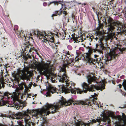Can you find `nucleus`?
Masks as SVG:
<instances>
[{
  "label": "nucleus",
  "mask_w": 126,
  "mask_h": 126,
  "mask_svg": "<svg viewBox=\"0 0 126 126\" xmlns=\"http://www.w3.org/2000/svg\"><path fill=\"white\" fill-rule=\"evenodd\" d=\"M90 100L86 99L84 101H74L70 99L68 101L63 97H62L61 100H60L58 103L53 104H47L46 105L45 108H44L40 110H38L35 114L36 117H39L43 115V114L47 116L52 113L53 114L57 112V111L61 108V106L64 105L65 106L73 104L82 105H87L89 106L92 105L91 103L94 104V95H92Z\"/></svg>",
  "instance_id": "1"
},
{
  "label": "nucleus",
  "mask_w": 126,
  "mask_h": 126,
  "mask_svg": "<svg viewBox=\"0 0 126 126\" xmlns=\"http://www.w3.org/2000/svg\"><path fill=\"white\" fill-rule=\"evenodd\" d=\"M96 14L97 16L98 26L97 29H95V31L96 32L95 35L96 36L97 35L98 37L97 36L96 38H95V40L96 39V41L97 40H98V43L96 44V47L95 49V52L96 51H97L101 53L102 52V50H105V48L104 46V44L102 42L103 38V34L102 31L103 30V23H101V21L99 20V18L101 19L102 18L100 16H101V14L97 12L96 13Z\"/></svg>",
  "instance_id": "2"
},
{
  "label": "nucleus",
  "mask_w": 126,
  "mask_h": 126,
  "mask_svg": "<svg viewBox=\"0 0 126 126\" xmlns=\"http://www.w3.org/2000/svg\"><path fill=\"white\" fill-rule=\"evenodd\" d=\"M66 87L63 85L61 86L60 88V90L63 92H65L66 94L71 92V93L75 94L77 92V93L81 94L83 92L86 93L89 91H94V85H92L90 87L87 84L84 82L82 84L83 90H81L79 88L76 89V90H74L71 87V85L70 83L66 82Z\"/></svg>",
  "instance_id": "3"
},
{
  "label": "nucleus",
  "mask_w": 126,
  "mask_h": 126,
  "mask_svg": "<svg viewBox=\"0 0 126 126\" xmlns=\"http://www.w3.org/2000/svg\"><path fill=\"white\" fill-rule=\"evenodd\" d=\"M48 63L43 62L38 64L39 67L37 70L41 75H46L49 72L54 70V67L53 65L51 64V62L48 61Z\"/></svg>",
  "instance_id": "4"
},
{
  "label": "nucleus",
  "mask_w": 126,
  "mask_h": 126,
  "mask_svg": "<svg viewBox=\"0 0 126 126\" xmlns=\"http://www.w3.org/2000/svg\"><path fill=\"white\" fill-rule=\"evenodd\" d=\"M12 77L14 78V80L17 81L19 83L21 80H28L29 79V76H28L23 70L19 69L17 73H13L12 74Z\"/></svg>",
  "instance_id": "5"
},
{
  "label": "nucleus",
  "mask_w": 126,
  "mask_h": 126,
  "mask_svg": "<svg viewBox=\"0 0 126 126\" xmlns=\"http://www.w3.org/2000/svg\"><path fill=\"white\" fill-rule=\"evenodd\" d=\"M72 38L74 41V42L78 43L79 42H82L84 40H89L91 42L92 41V39L94 38V36H87L86 38L84 34H82L81 33L79 35H76L74 33L72 35Z\"/></svg>",
  "instance_id": "6"
},
{
  "label": "nucleus",
  "mask_w": 126,
  "mask_h": 126,
  "mask_svg": "<svg viewBox=\"0 0 126 126\" xmlns=\"http://www.w3.org/2000/svg\"><path fill=\"white\" fill-rule=\"evenodd\" d=\"M87 48L88 49V52H87L83 55L84 60L85 61H87L90 65H94V59L92 58L91 55L93 52H94V49L89 46Z\"/></svg>",
  "instance_id": "7"
},
{
  "label": "nucleus",
  "mask_w": 126,
  "mask_h": 126,
  "mask_svg": "<svg viewBox=\"0 0 126 126\" xmlns=\"http://www.w3.org/2000/svg\"><path fill=\"white\" fill-rule=\"evenodd\" d=\"M66 54L65 57V60H66L67 61L66 65L68 66H72L74 65V64L76 63H79V60L81 59L79 58H78L77 57H76L75 59V62L74 63L73 60H74V59H73L72 56L70 55L69 54V52L68 51H66L64 52Z\"/></svg>",
  "instance_id": "8"
},
{
  "label": "nucleus",
  "mask_w": 126,
  "mask_h": 126,
  "mask_svg": "<svg viewBox=\"0 0 126 126\" xmlns=\"http://www.w3.org/2000/svg\"><path fill=\"white\" fill-rule=\"evenodd\" d=\"M107 21V26L109 27L108 29L109 32L111 31L112 32L115 29L114 26L117 27L120 25V23L119 21H114L113 19L111 17L108 18Z\"/></svg>",
  "instance_id": "9"
},
{
  "label": "nucleus",
  "mask_w": 126,
  "mask_h": 126,
  "mask_svg": "<svg viewBox=\"0 0 126 126\" xmlns=\"http://www.w3.org/2000/svg\"><path fill=\"white\" fill-rule=\"evenodd\" d=\"M95 82L97 84H98L97 86L95 85V89H96L97 90H100L102 91L105 88V84L103 82L101 81L102 80L100 79V77L98 75H97L96 76L95 75Z\"/></svg>",
  "instance_id": "10"
},
{
  "label": "nucleus",
  "mask_w": 126,
  "mask_h": 126,
  "mask_svg": "<svg viewBox=\"0 0 126 126\" xmlns=\"http://www.w3.org/2000/svg\"><path fill=\"white\" fill-rule=\"evenodd\" d=\"M44 34H43L41 33L39 31H37L35 32L34 34L37 35V36L39 37V39H41L42 42H43V45L45 46H46V44H47L49 43L48 42V40L45 37V33H44Z\"/></svg>",
  "instance_id": "11"
},
{
  "label": "nucleus",
  "mask_w": 126,
  "mask_h": 126,
  "mask_svg": "<svg viewBox=\"0 0 126 126\" xmlns=\"http://www.w3.org/2000/svg\"><path fill=\"white\" fill-rule=\"evenodd\" d=\"M48 83V85L47 86V91L46 93L47 97L50 96L51 93L53 94L56 92V89L55 87H53L52 85L49 84L48 82H47Z\"/></svg>",
  "instance_id": "12"
},
{
  "label": "nucleus",
  "mask_w": 126,
  "mask_h": 126,
  "mask_svg": "<svg viewBox=\"0 0 126 126\" xmlns=\"http://www.w3.org/2000/svg\"><path fill=\"white\" fill-rule=\"evenodd\" d=\"M24 32L22 31H17L16 32V34L19 38H22L23 40H24L26 43H29V39L30 37H27V36H25L24 34L23 33Z\"/></svg>",
  "instance_id": "13"
},
{
  "label": "nucleus",
  "mask_w": 126,
  "mask_h": 126,
  "mask_svg": "<svg viewBox=\"0 0 126 126\" xmlns=\"http://www.w3.org/2000/svg\"><path fill=\"white\" fill-rule=\"evenodd\" d=\"M89 84L91 83L92 82L94 81V72L89 73L87 76Z\"/></svg>",
  "instance_id": "14"
},
{
  "label": "nucleus",
  "mask_w": 126,
  "mask_h": 126,
  "mask_svg": "<svg viewBox=\"0 0 126 126\" xmlns=\"http://www.w3.org/2000/svg\"><path fill=\"white\" fill-rule=\"evenodd\" d=\"M100 59H99V60H98L97 58L95 59V60L96 61L95 63V67L97 69L100 68L101 67V63L99 62V61H100Z\"/></svg>",
  "instance_id": "15"
},
{
  "label": "nucleus",
  "mask_w": 126,
  "mask_h": 126,
  "mask_svg": "<svg viewBox=\"0 0 126 126\" xmlns=\"http://www.w3.org/2000/svg\"><path fill=\"white\" fill-rule=\"evenodd\" d=\"M60 78L59 79V82H64V81L66 82V81L67 80V77L66 75L64 74L61 77H60Z\"/></svg>",
  "instance_id": "16"
},
{
  "label": "nucleus",
  "mask_w": 126,
  "mask_h": 126,
  "mask_svg": "<svg viewBox=\"0 0 126 126\" xmlns=\"http://www.w3.org/2000/svg\"><path fill=\"white\" fill-rule=\"evenodd\" d=\"M13 104H14L16 107L17 106H20L19 105L21 103V101L17 98L13 99Z\"/></svg>",
  "instance_id": "17"
},
{
  "label": "nucleus",
  "mask_w": 126,
  "mask_h": 126,
  "mask_svg": "<svg viewBox=\"0 0 126 126\" xmlns=\"http://www.w3.org/2000/svg\"><path fill=\"white\" fill-rule=\"evenodd\" d=\"M62 9L61 8L59 11H56L51 16L53 17L54 16H57L58 15L59 16L61 15L63 12V11L61 10Z\"/></svg>",
  "instance_id": "18"
},
{
  "label": "nucleus",
  "mask_w": 126,
  "mask_h": 126,
  "mask_svg": "<svg viewBox=\"0 0 126 126\" xmlns=\"http://www.w3.org/2000/svg\"><path fill=\"white\" fill-rule=\"evenodd\" d=\"M63 3V1H53L51 2H50L48 6L50 5L51 4L54 3L55 4H56L57 5H58V4H62V3Z\"/></svg>",
  "instance_id": "19"
},
{
  "label": "nucleus",
  "mask_w": 126,
  "mask_h": 126,
  "mask_svg": "<svg viewBox=\"0 0 126 126\" xmlns=\"http://www.w3.org/2000/svg\"><path fill=\"white\" fill-rule=\"evenodd\" d=\"M76 117L75 116H74L73 117V118L74 119V121L75 122V125L76 126H80V125L81 124V122L80 121H78V122H76Z\"/></svg>",
  "instance_id": "20"
},
{
  "label": "nucleus",
  "mask_w": 126,
  "mask_h": 126,
  "mask_svg": "<svg viewBox=\"0 0 126 126\" xmlns=\"http://www.w3.org/2000/svg\"><path fill=\"white\" fill-rule=\"evenodd\" d=\"M110 120L108 118L106 117L105 118H104L103 121L105 122H107L108 124H110Z\"/></svg>",
  "instance_id": "21"
},
{
  "label": "nucleus",
  "mask_w": 126,
  "mask_h": 126,
  "mask_svg": "<svg viewBox=\"0 0 126 126\" xmlns=\"http://www.w3.org/2000/svg\"><path fill=\"white\" fill-rule=\"evenodd\" d=\"M19 86L20 89L22 90L24 89L23 86H24L25 87V88L26 85L24 83H22L19 85Z\"/></svg>",
  "instance_id": "22"
},
{
  "label": "nucleus",
  "mask_w": 126,
  "mask_h": 126,
  "mask_svg": "<svg viewBox=\"0 0 126 126\" xmlns=\"http://www.w3.org/2000/svg\"><path fill=\"white\" fill-rule=\"evenodd\" d=\"M6 101L2 100L0 101V106H3L6 104Z\"/></svg>",
  "instance_id": "23"
},
{
  "label": "nucleus",
  "mask_w": 126,
  "mask_h": 126,
  "mask_svg": "<svg viewBox=\"0 0 126 126\" xmlns=\"http://www.w3.org/2000/svg\"><path fill=\"white\" fill-rule=\"evenodd\" d=\"M18 26L17 25H15L14 27V30L15 32V33L16 34V32L17 31H18Z\"/></svg>",
  "instance_id": "24"
},
{
  "label": "nucleus",
  "mask_w": 126,
  "mask_h": 126,
  "mask_svg": "<svg viewBox=\"0 0 126 126\" xmlns=\"http://www.w3.org/2000/svg\"><path fill=\"white\" fill-rule=\"evenodd\" d=\"M4 83L3 82H0V89H1L2 87L4 88Z\"/></svg>",
  "instance_id": "25"
},
{
  "label": "nucleus",
  "mask_w": 126,
  "mask_h": 126,
  "mask_svg": "<svg viewBox=\"0 0 126 126\" xmlns=\"http://www.w3.org/2000/svg\"><path fill=\"white\" fill-rule=\"evenodd\" d=\"M51 37L50 38V39L49 41L51 42H53L54 41V38L53 36L52 37L51 36Z\"/></svg>",
  "instance_id": "26"
},
{
  "label": "nucleus",
  "mask_w": 126,
  "mask_h": 126,
  "mask_svg": "<svg viewBox=\"0 0 126 126\" xmlns=\"http://www.w3.org/2000/svg\"><path fill=\"white\" fill-rule=\"evenodd\" d=\"M4 96H5L7 97L8 99H9V98H10L9 96L8 95V94L7 93H4Z\"/></svg>",
  "instance_id": "27"
},
{
  "label": "nucleus",
  "mask_w": 126,
  "mask_h": 126,
  "mask_svg": "<svg viewBox=\"0 0 126 126\" xmlns=\"http://www.w3.org/2000/svg\"><path fill=\"white\" fill-rule=\"evenodd\" d=\"M71 17L72 19H75V14H74V13H72L71 15Z\"/></svg>",
  "instance_id": "28"
},
{
  "label": "nucleus",
  "mask_w": 126,
  "mask_h": 126,
  "mask_svg": "<svg viewBox=\"0 0 126 126\" xmlns=\"http://www.w3.org/2000/svg\"><path fill=\"white\" fill-rule=\"evenodd\" d=\"M114 54H113V55L114 56H118V54H116V49H115V50L114 51Z\"/></svg>",
  "instance_id": "29"
},
{
  "label": "nucleus",
  "mask_w": 126,
  "mask_h": 126,
  "mask_svg": "<svg viewBox=\"0 0 126 126\" xmlns=\"http://www.w3.org/2000/svg\"><path fill=\"white\" fill-rule=\"evenodd\" d=\"M95 105H96L98 107V108H99V105L98 104V103L96 102V101H95Z\"/></svg>",
  "instance_id": "30"
},
{
  "label": "nucleus",
  "mask_w": 126,
  "mask_h": 126,
  "mask_svg": "<svg viewBox=\"0 0 126 126\" xmlns=\"http://www.w3.org/2000/svg\"><path fill=\"white\" fill-rule=\"evenodd\" d=\"M23 57L25 60H26L28 59V57L25 55H23Z\"/></svg>",
  "instance_id": "31"
},
{
  "label": "nucleus",
  "mask_w": 126,
  "mask_h": 126,
  "mask_svg": "<svg viewBox=\"0 0 126 126\" xmlns=\"http://www.w3.org/2000/svg\"><path fill=\"white\" fill-rule=\"evenodd\" d=\"M10 67V66L9 65V64H6L5 65V68H6H6L8 67Z\"/></svg>",
  "instance_id": "32"
},
{
  "label": "nucleus",
  "mask_w": 126,
  "mask_h": 126,
  "mask_svg": "<svg viewBox=\"0 0 126 126\" xmlns=\"http://www.w3.org/2000/svg\"><path fill=\"white\" fill-rule=\"evenodd\" d=\"M3 71L2 70H1V72H0V76L2 77H3Z\"/></svg>",
  "instance_id": "33"
},
{
  "label": "nucleus",
  "mask_w": 126,
  "mask_h": 126,
  "mask_svg": "<svg viewBox=\"0 0 126 126\" xmlns=\"http://www.w3.org/2000/svg\"><path fill=\"white\" fill-rule=\"evenodd\" d=\"M15 118L13 117H12V118L13 119L18 118V119H20L21 118H22L21 117V116L20 117H17L16 116H15Z\"/></svg>",
  "instance_id": "34"
},
{
  "label": "nucleus",
  "mask_w": 126,
  "mask_h": 126,
  "mask_svg": "<svg viewBox=\"0 0 126 126\" xmlns=\"http://www.w3.org/2000/svg\"><path fill=\"white\" fill-rule=\"evenodd\" d=\"M57 43H54V45L55 46V48L56 49L57 48H58V45H57Z\"/></svg>",
  "instance_id": "35"
},
{
  "label": "nucleus",
  "mask_w": 126,
  "mask_h": 126,
  "mask_svg": "<svg viewBox=\"0 0 126 126\" xmlns=\"http://www.w3.org/2000/svg\"><path fill=\"white\" fill-rule=\"evenodd\" d=\"M63 12V14H65V15H66L67 14V12L66 11H64Z\"/></svg>",
  "instance_id": "36"
},
{
  "label": "nucleus",
  "mask_w": 126,
  "mask_h": 126,
  "mask_svg": "<svg viewBox=\"0 0 126 126\" xmlns=\"http://www.w3.org/2000/svg\"><path fill=\"white\" fill-rule=\"evenodd\" d=\"M0 126H8L6 125H3L1 123H0Z\"/></svg>",
  "instance_id": "37"
},
{
  "label": "nucleus",
  "mask_w": 126,
  "mask_h": 126,
  "mask_svg": "<svg viewBox=\"0 0 126 126\" xmlns=\"http://www.w3.org/2000/svg\"><path fill=\"white\" fill-rule=\"evenodd\" d=\"M47 5V3L46 2H44L43 3V5L44 6H46Z\"/></svg>",
  "instance_id": "38"
},
{
  "label": "nucleus",
  "mask_w": 126,
  "mask_h": 126,
  "mask_svg": "<svg viewBox=\"0 0 126 126\" xmlns=\"http://www.w3.org/2000/svg\"><path fill=\"white\" fill-rule=\"evenodd\" d=\"M91 14L92 15V17H93V19L94 20V15H93L92 14V13H91Z\"/></svg>",
  "instance_id": "39"
},
{
  "label": "nucleus",
  "mask_w": 126,
  "mask_h": 126,
  "mask_svg": "<svg viewBox=\"0 0 126 126\" xmlns=\"http://www.w3.org/2000/svg\"><path fill=\"white\" fill-rule=\"evenodd\" d=\"M29 48V47L28 46V45H27L26 46L25 48V49H27L28 48Z\"/></svg>",
  "instance_id": "40"
},
{
  "label": "nucleus",
  "mask_w": 126,
  "mask_h": 126,
  "mask_svg": "<svg viewBox=\"0 0 126 126\" xmlns=\"http://www.w3.org/2000/svg\"><path fill=\"white\" fill-rule=\"evenodd\" d=\"M0 117H3V115L1 113H0Z\"/></svg>",
  "instance_id": "41"
},
{
  "label": "nucleus",
  "mask_w": 126,
  "mask_h": 126,
  "mask_svg": "<svg viewBox=\"0 0 126 126\" xmlns=\"http://www.w3.org/2000/svg\"><path fill=\"white\" fill-rule=\"evenodd\" d=\"M21 114L20 113H19L17 115V116H18V115H19L20 116H21Z\"/></svg>",
  "instance_id": "42"
},
{
  "label": "nucleus",
  "mask_w": 126,
  "mask_h": 126,
  "mask_svg": "<svg viewBox=\"0 0 126 126\" xmlns=\"http://www.w3.org/2000/svg\"><path fill=\"white\" fill-rule=\"evenodd\" d=\"M51 81H52V83H54L55 82V80H52V79H51Z\"/></svg>",
  "instance_id": "43"
},
{
  "label": "nucleus",
  "mask_w": 126,
  "mask_h": 126,
  "mask_svg": "<svg viewBox=\"0 0 126 126\" xmlns=\"http://www.w3.org/2000/svg\"><path fill=\"white\" fill-rule=\"evenodd\" d=\"M56 36H57L58 38H59V35L58 33H57V34H56Z\"/></svg>",
  "instance_id": "44"
},
{
  "label": "nucleus",
  "mask_w": 126,
  "mask_h": 126,
  "mask_svg": "<svg viewBox=\"0 0 126 126\" xmlns=\"http://www.w3.org/2000/svg\"><path fill=\"white\" fill-rule=\"evenodd\" d=\"M28 58H31V57L30 55H28Z\"/></svg>",
  "instance_id": "45"
},
{
  "label": "nucleus",
  "mask_w": 126,
  "mask_h": 126,
  "mask_svg": "<svg viewBox=\"0 0 126 126\" xmlns=\"http://www.w3.org/2000/svg\"><path fill=\"white\" fill-rule=\"evenodd\" d=\"M24 68L25 70H28V68L27 67H24Z\"/></svg>",
  "instance_id": "46"
},
{
  "label": "nucleus",
  "mask_w": 126,
  "mask_h": 126,
  "mask_svg": "<svg viewBox=\"0 0 126 126\" xmlns=\"http://www.w3.org/2000/svg\"><path fill=\"white\" fill-rule=\"evenodd\" d=\"M97 96V94L96 93H95V97Z\"/></svg>",
  "instance_id": "47"
},
{
  "label": "nucleus",
  "mask_w": 126,
  "mask_h": 126,
  "mask_svg": "<svg viewBox=\"0 0 126 126\" xmlns=\"http://www.w3.org/2000/svg\"><path fill=\"white\" fill-rule=\"evenodd\" d=\"M83 126H89V125L88 124L84 125Z\"/></svg>",
  "instance_id": "48"
},
{
  "label": "nucleus",
  "mask_w": 126,
  "mask_h": 126,
  "mask_svg": "<svg viewBox=\"0 0 126 126\" xmlns=\"http://www.w3.org/2000/svg\"><path fill=\"white\" fill-rule=\"evenodd\" d=\"M30 49L29 50V52H32V51H31V48H30Z\"/></svg>",
  "instance_id": "49"
},
{
  "label": "nucleus",
  "mask_w": 126,
  "mask_h": 126,
  "mask_svg": "<svg viewBox=\"0 0 126 126\" xmlns=\"http://www.w3.org/2000/svg\"><path fill=\"white\" fill-rule=\"evenodd\" d=\"M97 99V97H95V100H96Z\"/></svg>",
  "instance_id": "50"
},
{
  "label": "nucleus",
  "mask_w": 126,
  "mask_h": 126,
  "mask_svg": "<svg viewBox=\"0 0 126 126\" xmlns=\"http://www.w3.org/2000/svg\"><path fill=\"white\" fill-rule=\"evenodd\" d=\"M95 58H96V57H97V55L95 54Z\"/></svg>",
  "instance_id": "51"
},
{
  "label": "nucleus",
  "mask_w": 126,
  "mask_h": 126,
  "mask_svg": "<svg viewBox=\"0 0 126 126\" xmlns=\"http://www.w3.org/2000/svg\"><path fill=\"white\" fill-rule=\"evenodd\" d=\"M52 46V48L53 49H54V48H55V47H54V46H53V47Z\"/></svg>",
  "instance_id": "52"
},
{
  "label": "nucleus",
  "mask_w": 126,
  "mask_h": 126,
  "mask_svg": "<svg viewBox=\"0 0 126 126\" xmlns=\"http://www.w3.org/2000/svg\"><path fill=\"white\" fill-rule=\"evenodd\" d=\"M58 44H60V43L59 42H58L57 43Z\"/></svg>",
  "instance_id": "53"
},
{
  "label": "nucleus",
  "mask_w": 126,
  "mask_h": 126,
  "mask_svg": "<svg viewBox=\"0 0 126 126\" xmlns=\"http://www.w3.org/2000/svg\"><path fill=\"white\" fill-rule=\"evenodd\" d=\"M120 88H121L122 86H121V85L120 84Z\"/></svg>",
  "instance_id": "54"
},
{
  "label": "nucleus",
  "mask_w": 126,
  "mask_h": 126,
  "mask_svg": "<svg viewBox=\"0 0 126 126\" xmlns=\"http://www.w3.org/2000/svg\"><path fill=\"white\" fill-rule=\"evenodd\" d=\"M92 9H93L94 10V7H92Z\"/></svg>",
  "instance_id": "55"
},
{
  "label": "nucleus",
  "mask_w": 126,
  "mask_h": 126,
  "mask_svg": "<svg viewBox=\"0 0 126 126\" xmlns=\"http://www.w3.org/2000/svg\"><path fill=\"white\" fill-rule=\"evenodd\" d=\"M24 114H26V112H24Z\"/></svg>",
  "instance_id": "56"
},
{
  "label": "nucleus",
  "mask_w": 126,
  "mask_h": 126,
  "mask_svg": "<svg viewBox=\"0 0 126 126\" xmlns=\"http://www.w3.org/2000/svg\"><path fill=\"white\" fill-rule=\"evenodd\" d=\"M117 49H118V50H119V51H120V49H119V48H116Z\"/></svg>",
  "instance_id": "57"
},
{
  "label": "nucleus",
  "mask_w": 126,
  "mask_h": 126,
  "mask_svg": "<svg viewBox=\"0 0 126 126\" xmlns=\"http://www.w3.org/2000/svg\"><path fill=\"white\" fill-rule=\"evenodd\" d=\"M103 107V106H101V105L100 106V107Z\"/></svg>",
  "instance_id": "58"
},
{
  "label": "nucleus",
  "mask_w": 126,
  "mask_h": 126,
  "mask_svg": "<svg viewBox=\"0 0 126 126\" xmlns=\"http://www.w3.org/2000/svg\"><path fill=\"white\" fill-rule=\"evenodd\" d=\"M93 122H94V119H93Z\"/></svg>",
  "instance_id": "59"
},
{
  "label": "nucleus",
  "mask_w": 126,
  "mask_h": 126,
  "mask_svg": "<svg viewBox=\"0 0 126 126\" xmlns=\"http://www.w3.org/2000/svg\"><path fill=\"white\" fill-rule=\"evenodd\" d=\"M119 108H122V107H119Z\"/></svg>",
  "instance_id": "60"
},
{
  "label": "nucleus",
  "mask_w": 126,
  "mask_h": 126,
  "mask_svg": "<svg viewBox=\"0 0 126 126\" xmlns=\"http://www.w3.org/2000/svg\"><path fill=\"white\" fill-rule=\"evenodd\" d=\"M64 33L66 35V33H65V32L64 31Z\"/></svg>",
  "instance_id": "61"
},
{
  "label": "nucleus",
  "mask_w": 126,
  "mask_h": 126,
  "mask_svg": "<svg viewBox=\"0 0 126 126\" xmlns=\"http://www.w3.org/2000/svg\"><path fill=\"white\" fill-rule=\"evenodd\" d=\"M112 83L113 84H115V83H114V82L113 81L112 82Z\"/></svg>",
  "instance_id": "62"
},
{
  "label": "nucleus",
  "mask_w": 126,
  "mask_h": 126,
  "mask_svg": "<svg viewBox=\"0 0 126 126\" xmlns=\"http://www.w3.org/2000/svg\"><path fill=\"white\" fill-rule=\"evenodd\" d=\"M69 20L68 19V22H69Z\"/></svg>",
  "instance_id": "63"
},
{
  "label": "nucleus",
  "mask_w": 126,
  "mask_h": 126,
  "mask_svg": "<svg viewBox=\"0 0 126 126\" xmlns=\"http://www.w3.org/2000/svg\"><path fill=\"white\" fill-rule=\"evenodd\" d=\"M65 9H63V10H64V11H65Z\"/></svg>",
  "instance_id": "64"
}]
</instances>
